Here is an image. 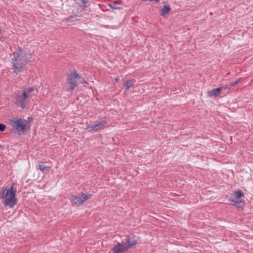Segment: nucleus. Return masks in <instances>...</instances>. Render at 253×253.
<instances>
[{
    "label": "nucleus",
    "mask_w": 253,
    "mask_h": 253,
    "mask_svg": "<svg viewBox=\"0 0 253 253\" xmlns=\"http://www.w3.org/2000/svg\"><path fill=\"white\" fill-rule=\"evenodd\" d=\"M30 53H26L21 48H19L11 55V62L13 73L17 75L22 72L27 64V60L31 58Z\"/></svg>",
    "instance_id": "f257e3e1"
},
{
    "label": "nucleus",
    "mask_w": 253,
    "mask_h": 253,
    "mask_svg": "<svg viewBox=\"0 0 253 253\" xmlns=\"http://www.w3.org/2000/svg\"><path fill=\"white\" fill-rule=\"evenodd\" d=\"M0 199L5 207L13 208L18 202L16 197L15 191H1L0 192Z\"/></svg>",
    "instance_id": "f03ea898"
},
{
    "label": "nucleus",
    "mask_w": 253,
    "mask_h": 253,
    "mask_svg": "<svg viewBox=\"0 0 253 253\" xmlns=\"http://www.w3.org/2000/svg\"><path fill=\"white\" fill-rule=\"evenodd\" d=\"M91 197L92 195L86 192V191H80L72 195L71 201L74 206L79 207Z\"/></svg>",
    "instance_id": "7ed1b4c3"
},
{
    "label": "nucleus",
    "mask_w": 253,
    "mask_h": 253,
    "mask_svg": "<svg viewBox=\"0 0 253 253\" xmlns=\"http://www.w3.org/2000/svg\"><path fill=\"white\" fill-rule=\"evenodd\" d=\"M244 194L241 191H234L228 197V200L233 205L238 208H242L245 204V201L242 199Z\"/></svg>",
    "instance_id": "20e7f679"
},
{
    "label": "nucleus",
    "mask_w": 253,
    "mask_h": 253,
    "mask_svg": "<svg viewBox=\"0 0 253 253\" xmlns=\"http://www.w3.org/2000/svg\"><path fill=\"white\" fill-rule=\"evenodd\" d=\"M10 124L17 131H21L26 129L28 123L22 119H13L10 121Z\"/></svg>",
    "instance_id": "39448f33"
},
{
    "label": "nucleus",
    "mask_w": 253,
    "mask_h": 253,
    "mask_svg": "<svg viewBox=\"0 0 253 253\" xmlns=\"http://www.w3.org/2000/svg\"><path fill=\"white\" fill-rule=\"evenodd\" d=\"M107 122L103 119L100 121H96L91 125H87L86 129L89 131H98L103 129L106 126Z\"/></svg>",
    "instance_id": "423d86ee"
},
{
    "label": "nucleus",
    "mask_w": 253,
    "mask_h": 253,
    "mask_svg": "<svg viewBox=\"0 0 253 253\" xmlns=\"http://www.w3.org/2000/svg\"><path fill=\"white\" fill-rule=\"evenodd\" d=\"M240 80H238L236 81L231 83L230 84H226L225 87H221L213 89L208 92V94L211 97H215L218 96L222 89H225L226 88H230L232 86H233L237 84Z\"/></svg>",
    "instance_id": "0eeeda50"
},
{
    "label": "nucleus",
    "mask_w": 253,
    "mask_h": 253,
    "mask_svg": "<svg viewBox=\"0 0 253 253\" xmlns=\"http://www.w3.org/2000/svg\"><path fill=\"white\" fill-rule=\"evenodd\" d=\"M80 79V77L79 74L76 72H74L72 73L68 79V84L69 85V88L71 90H73L75 87L78 85V81Z\"/></svg>",
    "instance_id": "6e6552de"
},
{
    "label": "nucleus",
    "mask_w": 253,
    "mask_h": 253,
    "mask_svg": "<svg viewBox=\"0 0 253 253\" xmlns=\"http://www.w3.org/2000/svg\"><path fill=\"white\" fill-rule=\"evenodd\" d=\"M28 98L23 91L19 92L17 95L15 103L24 108L27 104Z\"/></svg>",
    "instance_id": "1a4fd4ad"
},
{
    "label": "nucleus",
    "mask_w": 253,
    "mask_h": 253,
    "mask_svg": "<svg viewBox=\"0 0 253 253\" xmlns=\"http://www.w3.org/2000/svg\"><path fill=\"white\" fill-rule=\"evenodd\" d=\"M127 251V249H126V247L125 245V243L117 242L111 249L110 253H111V252L112 253H124Z\"/></svg>",
    "instance_id": "9d476101"
},
{
    "label": "nucleus",
    "mask_w": 253,
    "mask_h": 253,
    "mask_svg": "<svg viewBox=\"0 0 253 253\" xmlns=\"http://www.w3.org/2000/svg\"><path fill=\"white\" fill-rule=\"evenodd\" d=\"M25 94L26 97L28 98H31L33 95H36L37 92V89L34 87L25 89L23 91Z\"/></svg>",
    "instance_id": "9b49d317"
},
{
    "label": "nucleus",
    "mask_w": 253,
    "mask_h": 253,
    "mask_svg": "<svg viewBox=\"0 0 253 253\" xmlns=\"http://www.w3.org/2000/svg\"><path fill=\"white\" fill-rule=\"evenodd\" d=\"M136 244V240L133 237L129 236L127 237L126 243H125V245L126 247V249L128 250L132 246Z\"/></svg>",
    "instance_id": "f8f14e48"
},
{
    "label": "nucleus",
    "mask_w": 253,
    "mask_h": 253,
    "mask_svg": "<svg viewBox=\"0 0 253 253\" xmlns=\"http://www.w3.org/2000/svg\"><path fill=\"white\" fill-rule=\"evenodd\" d=\"M170 11V6L169 5H165L161 10L160 15L164 16L167 14H168Z\"/></svg>",
    "instance_id": "ddd939ff"
},
{
    "label": "nucleus",
    "mask_w": 253,
    "mask_h": 253,
    "mask_svg": "<svg viewBox=\"0 0 253 253\" xmlns=\"http://www.w3.org/2000/svg\"><path fill=\"white\" fill-rule=\"evenodd\" d=\"M134 81V80H130L126 81L125 84L126 87V89H128L131 87L133 85Z\"/></svg>",
    "instance_id": "4468645a"
},
{
    "label": "nucleus",
    "mask_w": 253,
    "mask_h": 253,
    "mask_svg": "<svg viewBox=\"0 0 253 253\" xmlns=\"http://www.w3.org/2000/svg\"><path fill=\"white\" fill-rule=\"evenodd\" d=\"M39 169L42 172H44L46 171V170H48L49 169V168L48 167H46L42 164H39L38 165Z\"/></svg>",
    "instance_id": "2eb2a0df"
},
{
    "label": "nucleus",
    "mask_w": 253,
    "mask_h": 253,
    "mask_svg": "<svg viewBox=\"0 0 253 253\" xmlns=\"http://www.w3.org/2000/svg\"><path fill=\"white\" fill-rule=\"evenodd\" d=\"M79 0L81 1V2H80L79 3V4L80 6L85 7L87 6V3H88L89 0Z\"/></svg>",
    "instance_id": "dca6fc26"
},
{
    "label": "nucleus",
    "mask_w": 253,
    "mask_h": 253,
    "mask_svg": "<svg viewBox=\"0 0 253 253\" xmlns=\"http://www.w3.org/2000/svg\"><path fill=\"white\" fill-rule=\"evenodd\" d=\"M109 6L113 9H120V7L117 6L115 4H108Z\"/></svg>",
    "instance_id": "f3484780"
},
{
    "label": "nucleus",
    "mask_w": 253,
    "mask_h": 253,
    "mask_svg": "<svg viewBox=\"0 0 253 253\" xmlns=\"http://www.w3.org/2000/svg\"><path fill=\"white\" fill-rule=\"evenodd\" d=\"M6 126L3 124H0V131H3L5 129Z\"/></svg>",
    "instance_id": "a211bd4d"
},
{
    "label": "nucleus",
    "mask_w": 253,
    "mask_h": 253,
    "mask_svg": "<svg viewBox=\"0 0 253 253\" xmlns=\"http://www.w3.org/2000/svg\"><path fill=\"white\" fill-rule=\"evenodd\" d=\"M121 3V1L118 0H115L113 2V4H120Z\"/></svg>",
    "instance_id": "6ab92c4d"
},
{
    "label": "nucleus",
    "mask_w": 253,
    "mask_h": 253,
    "mask_svg": "<svg viewBox=\"0 0 253 253\" xmlns=\"http://www.w3.org/2000/svg\"><path fill=\"white\" fill-rule=\"evenodd\" d=\"M13 186L11 187V188L9 189V190H13ZM7 190H9V189H8Z\"/></svg>",
    "instance_id": "aec40b11"
},
{
    "label": "nucleus",
    "mask_w": 253,
    "mask_h": 253,
    "mask_svg": "<svg viewBox=\"0 0 253 253\" xmlns=\"http://www.w3.org/2000/svg\"><path fill=\"white\" fill-rule=\"evenodd\" d=\"M118 81V79H116V81L117 82Z\"/></svg>",
    "instance_id": "412c9836"
}]
</instances>
